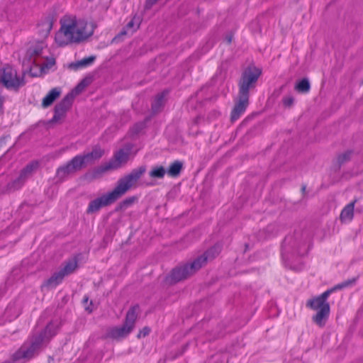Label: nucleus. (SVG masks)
I'll return each mask as SVG.
<instances>
[{
	"label": "nucleus",
	"instance_id": "f257e3e1",
	"mask_svg": "<svg viewBox=\"0 0 363 363\" xmlns=\"http://www.w3.org/2000/svg\"><path fill=\"white\" fill-rule=\"evenodd\" d=\"M146 167L140 166L133 169L128 174L121 177L112 191L91 201L86 209L88 214L97 212L101 208L107 206L114 203L121 196L125 195L130 189L135 188L138 181L145 173Z\"/></svg>",
	"mask_w": 363,
	"mask_h": 363
},
{
	"label": "nucleus",
	"instance_id": "f03ea898",
	"mask_svg": "<svg viewBox=\"0 0 363 363\" xmlns=\"http://www.w3.org/2000/svg\"><path fill=\"white\" fill-rule=\"evenodd\" d=\"M57 325L48 324L45 329L38 336H34L29 343H25L13 355L14 362L23 363L33 357L56 333Z\"/></svg>",
	"mask_w": 363,
	"mask_h": 363
},
{
	"label": "nucleus",
	"instance_id": "7ed1b4c3",
	"mask_svg": "<svg viewBox=\"0 0 363 363\" xmlns=\"http://www.w3.org/2000/svg\"><path fill=\"white\" fill-rule=\"evenodd\" d=\"M218 253V251H217L216 248H211L203 255L199 256L191 262L175 267L166 277V282L169 284H174L189 278L205 265L208 259H213L216 254Z\"/></svg>",
	"mask_w": 363,
	"mask_h": 363
},
{
	"label": "nucleus",
	"instance_id": "20e7f679",
	"mask_svg": "<svg viewBox=\"0 0 363 363\" xmlns=\"http://www.w3.org/2000/svg\"><path fill=\"white\" fill-rule=\"evenodd\" d=\"M78 19L74 16H69L61 21V28L55 35V42L60 46L70 43H79L80 39H77Z\"/></svg>",
	"mask_w": 363,
	"mask_h": 363
},
{
	"label": "nucleus",
	"instance_id": "39448f33",
	"mask_svg": "<svg viewBox=\"0 0 363 363\" xmlns=\"http://www.w3.org/2000/svg\"><path fill=\"white\" fill-rule=\"evenodd\" d=\"M138 309V306L131 307L126 313L124 324L120 327L108 328L106 330V337L113 340H120L125 337L135 326Z\"/></svg>",
	"mask_w": 363,
	"mask_h": 363
},
{
	"label": "nucleus",
	"instance_id": "423d86ee",
	"mask_svg": "<svg viewBox=\"0 0 363 363\" xmlns=\"http://www.w3.org/2000/svg\"><path fill=\"white\" fill-rule=\"evenodd\" d=\"M261 73V69L254 66H249L243 71L238 82V96L249 99V91L255 87Z\"/></svg>",
	"mask_w": 363,
	"mask_h": 363
},
{
	"label": "nucleus",
	"instance_id": "0eeeda50",
	"mask_svg": "<svg viewBox=\"0 0 363 363\" xmlns=\"http://www.w3.org/2000/svg\"><path fill=\"white\" fill-rule=\"evenodd\" d=\"M131 150L130 145H125L123 148L119 150L108 164L94 169L91 177L96 179L108 170L116 169L125 164L129 159Z\"/></svg>",
	"mask_w": 363,
	"mask_h": 363
},
{
	"label": "nucleus",
	"instance_id": "6e6552de",
	"mask_svg": "<svg viewBox=\"0 0 363 363\" xmlns=\"http://www.w3.org/2000/svg\"><path fill=\"white\" fill-rule=\"evenodd\" d=\"M38 162H32L27 164L20 172L18 178L2 186L0 191L3 194H7L19 189L26 182V181L32 176L35 170L38 167Z\"/></svg>",
	"mask_w": 363,
	"mask_h": 363
},
{
	"label": "nucleus",
	"instance_id": "1a4fd4ad",
	"mask_svg": "<svg viewBox=\"0 0 363 363\" xmlns=\"http://www.w3.org/2000/svg\"><path fill=\"white\" fill-rule=\"evenodd\" d=\"M0 82L7 89H14L24 84L23 79H20L17 76V72L9 65H6L1 69Z\"/></svg>",
	"mask_w": 363,
	"mask_h": 363
},
{
	"label": "nucleus",
	"instance_id": "9d476101",
	"mask_svg": "<svg viewBox=\"0 0 363 363\" xmlns=\"http://www.w3.org/2000/svg\"><path fill=\"white\" fill-rule=\"evenodd\" d=\"M73 102V94H67L63 99L58 103L54 109V116L50 121L51 123L60 122L66 115L67 111L70 108Z\"/></svg>",
	"mask_w": 363,
	"mask_h": 363
},
{
	"label": "nucleus",
	"instance_id": "9b49d317",
	"mask_svg": "<svg viewBox=\"0 0 363 363\" xmlns=\"http://www.w3.org/2000/svg\"><path fill=\"white\" fill-rule=\"evenodd\" d=\"M77 27V39H80L81 43L93 35L96 26L93 22H89L85 19L79 18L78 19Z\"/></svg>",
	"mask_w": 363,
	"mask_h": 363
},
{
	"label": "nucleus",
	"instance_id": "f8f14e48",
	"mask_svg": "<svg viewBox=\"0 0 363 363\" xmlns=\"http://www.w3.org/2000/svg\"><path fill=\"white\" fill-rule=\"evenodd\" d=\"M104 155V150L100 146L96 145L89 152L81 155L86 166L94 164L96 161L100 160Z\"/></svg>",
	"mask_w": 363,
	"mask_h": 363
},
{
	"label": "nucleus",
	"instance_id": "ddd939ff",
	"mask_svg": "<svg viewBox=\"0 0 363 363\" xmlns=\"http://www.w3.org/2000/svg\"><path fill=\"white\" fill-rule=\"evenodd\" d=\"M238 101L231 112V121H235L245 112L249 104V99L240 96H238Z\"/></svg>",
	"mask_w": 363,
	"mask_h": 363
},
{
	"label": "nucleus",
	"instance_id": "4468645a",
	"mask_svg": "<svg viewBox=\"0 0 363 363\" xmlns=\"http://www.w3.org/2000/svg\"><path fill=\"white\" fill-rule=\"evenodd\" d=\"M43 44H38L35 46L30 48L26 53L28 65L30 67L31 65H38L40 62L38 60V57H39L43 52Z\"/></svg>",
	"mask_w": 363,
	"mask_h": 363
},
{
	"label": "nucleus",
	"instance_id": "2eb2a0df",
	"mask_svg": "<svg viewBox=\"0 0 363 363\" xmlns=\"http://www.w3.org/2000/svg\"><path fill=\"white\" fill-rule=\"evenodd\" d=\"M330 313V305H325L324 308H320L318 313L313 317V320L320 327L325 325Z\"/></svg>",
	"mask_w": 363,
	"mask_h": 363
},
{
	"label": "nucleus",
	"instance_id": "dca6fc26",
	"mask_svg": "<svg viewBox=\"0 0 363 363\" xmlns=\"http://www.w3.org/2000/svg\"><path fill=\"white\" fill-rule=\"evenodd\" d=\"M61 94V89L58 87L52 89L43 99L42 106L49 107Z\"/></svg>",
	"mask_w": 363,
	"mask_h": 363
},
{
	"label": "nucleus",
	"instance_id": "f3484780",
	"mask_svg": "<svg viewBox=\"0 0 363 363\" xmlns=\"http://www.w3.org/2000/svg\"><path fill=\"white\" fill-rule=\"evenodd\" d=\"M355 281H356V279H350V280L343 281L342 283L336 285L333 288L325 291L322 294L318 296V297L321 300H323L324 302H327L326 300L332 292H333L335 290L342 289L343 288L351 286L352 284H353L355 282Z\"/></svg>",
	"mask_w": 363,
	"mask_h": 363
},
{
	"label": "nucleus",
	"instance_id": "a211bd4d",
	"mask_svg": "<svg viewBox=\"0 0 363 363\" xmlns=\"http://www.w3.org/2000/svg\"><path fill=\"white\" fill-rule=\"evenodd\" d=\"M75 172L72 169L70 163L68 162L67 164L60 166L56 171V177L59 181L64 180L69 174H74Z\"/></svg>",
	"mask_w": 363,
	"mask_h": 363
},
{
	"label": "nucleus",
	"instance_id": "6ab92c4d",
	"mask_svg": "<svg viewBox=\"0 0 363 363\" xmlns=\"http://www.w3.org/2000/svg\"><path fill=\"white\" fill-rule=\"evenodd\" d=\"M167 94V91H163L156 96L152 104V111L154 113H157L163 108L166 102L165 96Z\"/></svg>",
	"mask_w": 363,
	"mask_h": 363
},
{
	"label": "nucleus",
	"instance_id": "aec40b11",
	"mask_svg": "<svg viewBox=\"0 0 363 363\" xmlns=\"http://www.w3.org/2000/svg\"><path fill=\"white\" fill-rule=\"evenodd\" d=\"M52 18L48 16L43 19L38 24L39 32L43 37L45 38L49 35L52 28Z\"/></svg>",
	"mask_w": 363,
	"mask_h": 363
},
{
	"label": "nucleus",
	"instance_id": "412c9836",
	"mask_svg": "<svg viewBox=\"0 0 363 363\" xmlns=\"http://www.w3.org/2000/svg\"><path fill=\"white\" fill-rule=\"evenodd\" d=\"M354 201L347 204L341 211L340 218L342 222L352 220L354 216Z\"/></svg>",
	"mask_w": 363,
	"mask_h": 363
},
{
	"label": "nucleus",
	"instance_id": "4be33fe9",
	"mask_svg": "<svg viewBox=\"0 0 363 363\" xmlns=\"http://www.w3.org/2000/svg\"><path fill=\"white\" fill-rule=\"evenodd\" d=\"M325 305H329V303L324 302L318 296L309 299L306 303V306L313 310H320L324 308Z\"/></svg>",
	"mask_w": 363,
	"mask_h": 363
},
{
	"label": "nucleus",
	"instance_id": "5701e85b",
	"mask_svg": "<svg viewBox=\"0 0 363 363\" xmlns=\"http://www.w3.org/2000/svg\"><path fill=\"white\" fill-rule=\"evenodd\" d=\"M65 275L60 271L53 274V275L47 280L45 285L48 287H55L59 284L64 279Z\"/></svg>",
	"mask_w": 363,
	"mask_h": 363
},
{
	"label": "nucleus",
	"instance_id": "b1692460",
	"mask_svg": "<svg viewBox=\"0 0 363 363\" xmlns=\"http://www.w3.org/2000/svg\"><path fill=\"white\" fill-rule=\"evenodd\" d=\"M182 167L183 164L182 162L178 160L174 161L173 163L170 164L167 172L169 176L172 177H176L180 174Z\"/></svg>",
	"mask_w": 363,
	"mask_h": 363
},
{
	"label": "nucleus",
	"instance_id": "393cba45",
	"mask_svg": "<svg viewBox=\"0 0 363 363\" xmlns=\"http://www.w3.org/2000/svg\"><path fill=\"white\" fill-rule=\"evenodd\" d=\"M69 162L75 172L86 167L81 155L74 157Z\"/></svg>",
	"mask_w": 363,
	"mask_h": 363
},
{
	"label": "nucleus",
	"instance_id": "a878e982",
	"mask_svg": "<svg viewBox=\"0 0 363 363\" xmlns=\"http://www.w3.org/2000/svg\"><path fill=\"white\" fill-rule=\"evenodd\" d=\"M96 59V57L92 55L88 57L83 58L82 60L77 61V62L72 63L70 67L74 69H79L80 67H84L91 65Z\"/></svg>",
	"mask_w": 363,
	"mask_h": 363
},
{
	"label": "nucleus",
	"instance_id": "bb28decb",
	"mask_svg": "<svg viewBox=\"0 0 363 363\" xmlns=\"http://www.w3.org/2000/svg\"><path fill=\"white\" fill-rule=\"evenodd\" d=\"M138 200L137 196H130L125 199L123 201H121L116 208V211H123L130 206H132L134 203H135Z\"/></svg>",
	"mask_w": 363,
	"mask_h": 363
},
{
	"label": "nucleus",
	"instance_id": "cd10ccee",
	"mask_svg": "<svg viewBox=\"0 0 363 363\" xmlns=\"http://www.w3.org/2000/svg\"><path fill=\"white\" fill-rule=\"evenodd\" d=\"M311 85L308 79H301L295 86V89L300 93H308L310 91Z\"/></svg>",
	"mask_w": 363,
	"mask_h": 363
},
{
	"label": "nucleus",
	"instance_id": "c85d7f7f",
	"mask_svg": "<svg viewBox=\"0 0 363 363\" xmlns=\"http://www.w3.org/2000/svg\"><path fill=\"white\" fill-rule=\"evenodd\" d=\"M77 267V260H71L68 262L63 269H61V272L65 276H67L72 274Z\"/></svg>",
	"mask_w": 363,
	"mask_h": 363
},
{
	"label": "nucleus",
	"instance_id": "c756f323",
	"mask_svg": "<svg viewBox=\"0 0 363 363\" xmlns=\"http://www.w3.org/2000/svg\"><path fill=\"white\" fill-rule=\"evenodd\" d=\"M166 173L165 169L162 166L154 167L149 173L150 176L152 178L162 179L164 177Z\"/></svg>",
	"mask_w": 363,
	"mask_h": 363
},
{
	"label": "nucleus",
	"instance_id": "7c9ffc66",
	"mask_svg": "<svg viewBox=\"0 0 363 363\" xmlns=\"http://www.w3.org/2000/svg\"><path fill=\"white\" fill-rule=\"evenodd\" d=\"M352 155V152L351 150H347L342 154H340L337 158L339 167L348 162L351 159Z\"/></svg>",
	"mask_w": 363,
	"mask_h": 363
},
{
	"label": "nucleus",
	"instance_id": "2f4dec72",
	"mask_svg": "<svg viewBox=\"0 0 363 363\" xmlns=\"http://www.w3.org/2000/svg\"><path fill=\"white\" fill-rule=\"evenodd\" d=\"M88 85V82L86 79L82 80L77 86L69 93L73 94V99L78 94H79L84 88Z\"/></svg>",
	"mask_w": 363,
	"mask_h": 363
},
{
	"label": "nucleus",
	"instance_id": "473e14b6",
	"mask_svg": "<svg viewBox=\"0 0 363 363\" xmlns=\"http://www.w3.org/2000/svg\"><path fill=\"white\" fill-rule=\"evenodd\" d=\"M55 63V59L53 58H51L50 60H48V62L45 64L44 62H40L37 67H40V71H44L45 69H49L52 66H53Z\"/></svg>",
	"mask_w": 363,
	"mask_h": 363
},
{
	"label": "nucleus",
	"instance_id": "72a5a7b5",
	"mask_svg": "<svg viewBox=\"0 0 363 363\" xmlns=\"http://www.w3.org/2000/svg\"><path fill=\"white\" fill-rule=\"evenodd\" d=\"M88 302H89V297L88 296H84V298H83V303H84V309L86 311H87L89 313H91L93 311H94V308L92 307V301H89V304H88Z\"/></svg>",
	"mask_w": 363,
	"mask_h": 363
},
{
	"label": "nucleus",
	"instance_id": "f704fd0d",
	"mask_svg": "<svg viewBox=\"0 0 363 363\" xmlns=\"http://www.w3.org/2000/svg\"><path fill=\"white\" fill-rule=\"evenodd\" d=\"M282 101L285 107L289 108L294 104V99L291 96H288L284 97Z\"/></svg>",
	"mask_w": 363,
	"mask_h": 363
},
{
	"label": "nucleus",
	"instance_id": "c9c22d12",
	"mask_svg": "<svg viewBox=\"0 0 363 363\" xmlns=\"http://www.w3.org/2000/svg\"><path fill=\"white\" fill-rule=\"evenodd\" d=\"M6 138H0V152H6L9 150V145H6Z\"/></svg>",
	"mask_w": 363,
	"mask_h": 363
},
{
	"label": "nucleus",
	"instance_id": "e433bc0d",
	"mask_svg": "<svg viewBox=\"0 0 363 363\" xmlns=\"http://www.w3.org/2000/svg\"><path fill=\"white\" fill-rule=\"evenodd\" d=\"M150 328L147 327H145L141 330L138 334V337L140 338L141 337H145L150 333Z\"/></svg>",
	"mask_w": 363,
	"mask_h": 363
},
{
	"label": "nucleus",
	"instance_id": "4c0bfd02",
	"mask_svg": "<svg viewBox=\"0 0 363 363\" xmlns=\"http://www.w3.org/2000/svg\"><path fill=\"white\" fill-rule=\"evenodd\" d=\"M158 0H146L145 9H150Z\"/></svg>",
	"mask_w": 363,
	"mask_h": 363
},
{
	"label": "nucleus",
	"instance_id": "58836bf2",
	"mask_svg": "<svg viewBox=\"0 0 363 363\" xmlns=\"http://www.w3.org/2000/svg\"><path fill=\"white\" fill-rule=\"evenodd\" d=\"M233 35L232 33H228L226 35H225V40H226V42L230 44L232 40H233Z\"/></svg>",
	"mask_w": 363,
	"mask_h": 363
},
{
	"label": "nucleus",
	"instance_id": "ea45409f",
	"mask_svg": "<svg viewBox=\"0 0 363 363\" xmlns=\"http://www.w3.org/2000/svg\"><path fill=\"white\" fill-rule=\"evenodd\" d=\"M292 247L294 248L295 250H296L297 253L298 254H302L300 251H299V244L298 243H294L292 245Z\"/></svg>",
	"mask_w": 363,
	"mask_h": 363
},
{
	"label": "nucleus",
	"instance_id": "a19ab883",
	"mask_svg": "<svg viewBox=\"0 0 363 363\" xmlns=\"http://www.w3.org/2000/svg\"><path fill=\"white\" fill-rule=\"evenodd\" d=\"M291 238H286L285 240H284V245L286 246V245H290L291 243Z\"/></svg>",
	"mask_w": 363,
	"mask_h": 363
},
{
	"label": "nucleus",
	"instance_id": "79ce46f5",
	"mask_svg": "<svg viewBox=\"0 0 363 363\" xmlns=\"http://www.w3.org/2000/svg\"><path fill=\"white\" fill-rule=\"evenodd\" d=\"M4 101V97L0 95V113L2 112Z\"/></svg>",
	"mask_w": 363,
	"mask_h": 363
},
{
	"label": "nucleus",
	"instance_id": "37998d69",
	"mask_svg": "<svg viewBox=\"0 0 363 363\" xmlns=\"http://www.w3.org/2000/svg\"><path fill=\"white\" fill-rule=\"evenodd\" d=\"M134 26V23L133 21H130L126 26V28H133Z\"/></svg>",
	"mask_w": 363,
	"mask_h": 363
},
{
	"label": "nucleus",
	"instance_id": "c03bdc74",
	"mask_svg": "<svg viewBox=\"0 0 363 363\" xmlns=\"http://www.w3.org/2000/svg\"><path fill=\"white\" fill-rule=\"evenodd\" d=\"M126 33H127V31L124 30L120 33L119 35H125Z\"/></svg>",
	"mask_w": 363,
	"mask_h": 363
},
{
	"label": "nucleus",
	"instance_id": "a18cd8bd",
	"mask_svg": "<svg viewBox=\"0 0 363 363\" xmlns=\"http://www.w3.org/2000/svg\"><path fill=\"white\" fill-rule=\"evenodd\" d=\"M305 189H306V187H305V186H303V187L302 188V190H303V191H305Z\"/></svg>",
	"mask_w": 363,
	"mask_h": 363
},
{
	"label": "nucleus",
	"instance_id": "49530a36",
	"mask_svg": "<svg viewBox=\"0 0 363 363\" xmlns=\"http://www.w3.org/2000/svg\"><path fill=\"white\" fill-rule=\"evenodd\" d=\"M118 38H119V35L116 36L115 39H117Z\"/></svg>",
	"mask_w": 363,
	"mask_h": 363
},
{
	"label": "nucleus",
	"instance_id": "de8ad7c7",
	"mask_svg": "<svg viewBox=\"0 0 363 363\" xmlns=\"http://www.w3.org/2000/svg\"><path fill=\"white\" fill-rule=\"evenodd\" d=\"M118 38H119V35L116 36L115 39H117Z\"/></svg>",
	"mask_w": 363,
	"mask_h": 363
},
{
	"label": "nucleus",
	"instance_id": "09e8293b",
	"mask_svg": "<svg viewBox=\"0 0 363 363\" xmlns=\"http://www.w3.org/2000/svg\"><path fill=\"white\" fill-rule=\"evenodd\" d=\"M118 38H119V35L116 36L115 39H117Z\"/></svg>",
	"mask_w": 363,
	"mask_h": 363
}]
</instances>
